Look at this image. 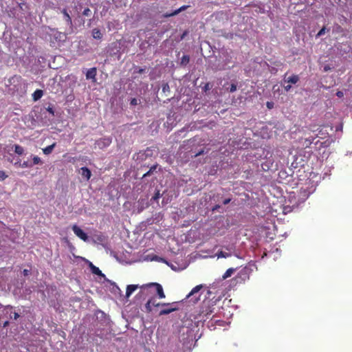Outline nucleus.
Instances as JSON below:
<instances>
[{
  "instance_id": "1",
  "label": "nucleus",
  "mask_w": 352,
  "mask_h": 352,
  "mask_svg": "<svg viewBox=\"0 0 352 352\" xmlns=\"http://www.w3.org/2000/svg\"><path fill=\"white\" fill-rule=\"evenodd\" d=\"M141 288V291L138 294L140 296H144L147 295V293L148 292V289L151 288H155L156 293L158 296L159 298H164L166 297V295L164 292V289L162 286L157 283H150L145 285H143L140 287Z\"/></svg>"
},
{
  "instance_id": "2",
  "label": "nucleus",
  "mask_w": 352,
  "mask_h": 352,
  "mask_svg": "<svg viewBox=\"0 0 352 352\" xmlns=\"http://www.w3.org/2000/svg\"><path fill=\"white\" fill-rule=\"evenodd\" d=\"M214 304L212 300H206L203 302L201 307L199 315L202 317L208 318L209 316L214 312Z\"/></svg>"
},
{
  "instance_id": "3",
  "label": "nucleus",
  "mask_w": 352,
  "mask_h": 352,
  "mask_svg": "<svg viewBox=\"0 0 352 352\" xmlns=\"http://www.w3.org/2000/svg\"><path fill=\"white\" fill-rule=\"evenodd\" d=\"M170 305L169 306H161L162 307H164L159 312V316H164L168 315L173 311H175L178 309L177 307H174L176 304V302H168Z\"/></svg>"
},
{
  "instance_id": "4",
  "label": "nucleus",
  "mask_w": 352,
  "mask_h": 352,
  "mask_svg": "<svg viewBox=\"0 0 352 352\" xmlns=\"http://www.w3.org/2000/svg\"><path fill=\"white\" fill-rule=\"evenodd\" d=\"M111 143V138L109 137L100 138L95 142L96 147L98 146L100 149H103L109 146Z\"/></svg>"
},
{
  "instance_id": "5",
  "label": "nucleus",
  "mask_w": 352,
  "mask_h": 352,
  "mask_svg": "<svg viewBox=\"0 0 352 352\" xmlns=\"http://www.w3.org/2000/svg\"><path fill=\"white\" fill-rule=\"evenodd\" d=\"M72 230L74 231V234L79 237L80 239L83 240L84 241H87L88 236L87 234L78 226L74 225L72 226Z\"/></svg>"
},
{
  "instance_id": "6",
  "label": "nucleus",
  "mask_w": 352,
  "mask_h": 352,
  "mask_svg": "<svg viewBox=\"0 0 352 352\" xmlns=\"http://www.w3.org/2000/svg\"><path fill=\"white\" fill-rule=\"evenodd\" d=\"M287 74L284 76L285 83H290L291 85H295L300 80V77L297 74H292V76H287Z\"/></svg>"
},
{
  "instance_id": "7",
  "label": "nucleus",
  "mask_w": 352,
  "mask_h": 352,
  "mask_svg": "<svg viewBox=\"0 0 352 352\" xmlns=\"http://www.w3.org/2000/svg\"><path fill=\"white\" fill-rule=\"evenodd\" d=\"M97 69L96 67H91L88 69L85 74L87 79H91L94 82L96 81Z\"/></svg>"
},
{
  "instance_id": "8",
  "label": "nucleus",
  "mask_w": 352,
  "mask_h": 352,
  "mask_svg": "<svg viewBox=\"0 0 352 352\" xmlns=\"http://www.w3.org/2000/svg\"><path fill=\"white\" fill-rule=\"evenodd\" d=\"M80 173L82 177L85 178L87 180H89L91 176V170L87 167H82L80 169Z\"/></svg>"
},
{
  "instance_id": "9",
  "label": "nucleus",
  "mask_w": 352,
  "mask_h": 352,
  "mask_svg": "<svg viewBox=\"0 0 352 352\" xmlns=\"http://www.w3.org/2000/svg\"><path fill=\"white\" fill-rule=\"evenodd\" d=\"M139 287L138 285H129L126 289V297L129 298L130 296Z\"/></svg>"
},
{
  "instance_id": "10",
  "label": "nucleus",
  "mask_w": 352,
  "mask_h": 352,
  "mask_svg": "<svg viewBox=\"0 0 352 352\" xmlns=\"http://www.w3.org/2000/svg\"><path fill=\"white\" fill-rule=\"evenodd\" d=\"M89 267L94 274L98 276H104L102 271L96 266H95L91 262H89Z\"/></svg>"
},
{
  "instance_id": "11",
  "label": "nucleus",
  "mask_w": 352,
  "mask_h": 352,
  "mask_svg": "<svg viewBox=\"0 0 352 352\" xmlns=\"http://www.w3.org/2000/svg\"><path fill=\"white\" fill-rule=\"evenodd\" d=\"M56 143L54 142L52 144L46 146L45 148H43V152L45 155H50L52 153L53 149L56 147Z\"/></svg>"
},
{
  "instance_id": "12",
  "label": "nucleus",
  "mask_w": 352,
  "mask_h": 352,
  "mask_svg": "<svg viewBox=\"0 0 352 352\" xmlns=\"http://www.w3.org/2000/svg\"><path fill=\"white\" fill-rule=\"evenodd\" d=\"M43 95V91L41 89H36L32 94V98L34 101L39 100Z\"/></svg>"
},
{
  "instance_id": "13",
  "label": "nucleus",
  "mask_w": 352,
  "mask_h": 352,
  "mask_svg": "<svg viewBox=\"0 0 352 352\" xmlns=\"http://www.w3.org/2000/svg\"><path fill=\"white\" fill-rule=\"evenodd\" d=\"M153 300V296L151 297L148 301L146 302V303L145 304V306H144V308H145V310H146V312L147 313H150L152 311V302Z\"/></svg>"
},
{
  "instance_id": "14",
  "label": "nucleus",
  "mask_w": 352,
  "mask_h": 352,
  "mask_svg": "<svg viewBox=\"0 0 352 352\" xmlns=\"http://www.w3.org/2000/svg\"><path fill=\"white\" fill-rule=\"evenodd\" d=\"M235 269L234 268H229L226 270V272L223 274V275L222 276V279L223 280H225L229 277H230L232 274L235 272Z\"/></svg>"
},
{
  "instance_id": "15",
  "label": "nucleus",
  "mask_w": 352,
  "mask_h": 352,
  "mask_svg": "<svg viewBox=\"0 0 352 352\" xmlns=\"http://www.w3.org/2000/svg\"><path fill=\"white\" fill-rule=\"evenodd\" d=\"M202 287H203L202 285H199L195 286L191 290V292L188 294V295L187 296V298H189L190 296H193L194 294L199 292Z\"/></svg>"
},
{
  "instance_id": "16",
  "label": "nucleus",
  "mask_w": 352,
  "mask_h": 352,
  "mask_svg": "<svg viewBox=\"0 0 352 352\" xmlns=\"http://www.w3.org/2000/svg\"><path fill=\"white\" fill-rule=\"evenodd\" d=\"M188 7V6H182L181 8H179V9L175 10L173 12H172L171 14H168L167 16H175V15H177L178 14L179 12H181L183 10H185Z\"/></svg>"
},
{
  "instance_id": "17",
  "label": "nucleus",
  "mask_w": 352,
  "mask_h": 352,
  "mask_svg": "<svg viewBox=\"0 0 352 352\" xmlns=\"http://www.w3.org/2000/svg\"><path fill=\"white\" fill-rule=\"evenodd\" d=\"M14 152H15L16 154H18V155H23V153H24V148H23L21 146L18 145V144H15V145L14 146Z\"/></svg>"
},
{
  "instance_id": "18",
  "label": "nucleus",
  "mask_w": 352,
  "mask_h": 352,
  "mask_svg": "<svg viewBox=\"0 0 352 352\" xmlns=\"http://www.w3.org/2000/svg\"><path fill=\"white\" fill-rule=\"evenodd\" d=\"M92 35L94 38L100 39L102 38V33L98 29H94L92 31Z\"/></svg>"
},
{
  "instance_id": "19",
  "label": "nucleus",
  "mask_w": 352,
  "mask_h": 352,
  "mask_svg": "<svg viewBox=\"0 0 352 352\" xmlns=\"http://www.w3.org/2000/svg\"><path fill=\"white\" fill-rule=\"evenodd\" d=\"M217 256L218 258H228L231 256V254L223 251H219L217 252Z\"/></svg>"
},
{
  "instance_id": "20",
  "label": "nucleus",
  "mask_w": 352,
  "mask_h": 352,
  "mask_svg": "<svg viewBox=\"0 0 352 352\" xmlns=\"http://www.w3.org/2000/svg\"><path fill=\"white\" fill-rule=\"evenodd\" d=\"M190 61V57L188 55H184L181 59V64L186 65Z\"/></svg>"
},
{
  "instance_id": "21",
  "label": "nucleus",
  "mask_w": 352,
  "mask_h": 352,
  "mask_svg": "<svg viewBox=\"0 0 352 352\" xmlns=\"http://www.w3.org/2000/svg\"><path fill=\"white\" fill-rule=\"evenodd\" d=\"M151 305H152V306H154L156 307H161V306H169L170 305L168 303H165V302H155V300L154 297H153V300Z\"/></svg>"
},
{
  "instance_id": "22",
  "label": "nucleus",
  "mask_w": 352,
  "mask_h": 352,
  "mask_svg": "<svg viewBox=\"0 0 352 352\" xmlns=\"http://www.w3.org/2000/svg\"><path fill=\"white\" fill-rule=\"evenodd\" d=\"M63 13L65 17V20L68 24H72V19L69 16V14L67 13V10L65 9L63 10Z\"/></svg>"
},
{
  "instance_id": "23",
  "label": "nucleus",
  "mask_w": 352,
  "mask_h": 352,
  "mask_svg": "<svg viewBox=\"0 0 352 352\" xmlns=\"http://www.w3.org/2000/svg\"><path fill=\"white\" fill-rule=\"evenodd\" d=\"M282 86L283 87L285 91H289L292 89V85L290 83H285L284 79L281 82Z\"/></svg>"
},
{
  "instance_id": "24",
  "label": "nucleus",
  "mask_w": 352,
  "mask_h": 352,
  "mask_svg": "<svg viewBox=\"0 0 352 352\" xmlns=\"http://www.w3.org/2000/svg\"><path fill=\"white\" fill-rule=\"evenodd\" d=\"M32 161L33 162H32V164H33V166L42 163L41 159L39 157H38V156H33L32 157Z\"/></svg>"
},
{
  "instance_id": "25",
  "label": "nucleus",
  "mask_w": 352,
  "mask_h": 352,
  "mask_svg": "<svg viewBox=\"0 0 352 352\" xmlns=\"http://www.w3.org/2000/svg\"><path fill=\"white\" fill-rule=\"evenodd\" d=\"M20 166L23 168H31L33 166V164L28 161H24L22 164H20Z\"/></svg>"
},
{
  "instance_id": "26",
  "label": "nucleus",
  "mask_w": 352,
  "mask_h": 352,
  "mask_svg": "<svg viewBox=\"0 0 352 352\" xmlns=\"http://www.w3.org/2000/svg\"><path fill=\"white\" fill-rule=\"evenodd\" d=\"M272 164H273V162L266 161L265 162H264L262 164V168H263V170H265V167H267V169H270L271 168V166H272Z\"/></svg>"
},
{
  "instance_id": "27",
  "label": "nucleus",
  "mask_w": 352,
  "mask_h": 352,
  "mask_svg": "<svg viewBox=\"0 0 352 352\" xmlns=\"http://www.w3.org/2000/svg\"><path fill=\"white\" fill-rule=\"evenodd\" d=\"M162 89L164 93L170 92V87L168 83H163Z\"/></svg>"
},
{
  "instance_id": "28",
  "label": "nucleus",
  "mask_w": 352,
  "mask_h": 352,
  "mask_svg": "<svg viewBox=\"0 0 352 352\" xmlns=\"http://www.w3.org/2000/svg\"><path fill=\"white\" fill-rule=\"evenodd\" d=\"M8 177L6 172L0 170V180L3 181Z\"/></svg>"
},
{
  "instance_id": "29",
  "label": "nucleus",
  "mask_w": 352,
  "mask_h": 352,
  "mask_svg": "<svg viewBox=\"0 0 352 352\" xmlns=\"http://www.w3.org/2000/svg\"><path fill=\"white\" fill-rule=\"evenodd\" d=\"M326 28L323 27L317 34L316 36L320 37L326 33Z\"/></svg>"
},
{
  "instance_id": "30",
  "label": "nucleus",
  "mask_w": 352,
  "mask_h": 352,
  "mask_svg": "<svg viewBox=\"0 0 352 352\" xmlns=\"http://www.w3.org/2000/svg\"><path fill=\"white\" fill-rule=\"evenodd\" d=\"M156 168L155 166H152L150 170L143 175V177H146L151 175V173Z\"/></svg>"
},
{
  "instance_id": "31",
  "label": "nucleus",
  "mask_w": 352,
  "mask_h": 352,
  "mask_svg": "<svg viewBox=\"0 0 352 352\" xmlns=\"http://www.w3.org/2000/svg\"><path fill=\"white\" fill-rule=\"evenodd\" d=\"M228 90L231 93L234 92L236 90V85L234 83L232 84Z\"/></svg>"
},
{
  "instance_id": "32",
  "label": "nucleus",
  "mask_w": 352,
  "mask_h": 352,
  "mask_svg": "<svg viewBox=\"0 0 352 352\" xmlns=\"http://www.w3.org/2000/svg\"><path fill=\"white\" fill-rule=\"evenodd\" d=\"M46 110L52 116H55V112H54V108L52 106H48L46 109Z\"/></svg>"
},
{
  "instance_id": "33",
  "label": "nucleus",
  "mask_w": 352,
  "mask_h": 352,
  "mask_svg": "<svg viewBox=\"0 0 352 352\" xmlns=\"http://www.w3.org/2000/svg\"><path fill=\"white\" fill-rule=\"evenodd\" d=\"M82 14L85 16H90L91 14V10L87 8L83 10Z\"/></svg>"
},
{
  "instance_id": "34",
  "label": "nucleus",
  "mask_w": 352,
  "mask_h": 352,
  "mask_svg": "<svg viewBox=\"0 0 352 352\" xmlns=\"http://www.w3.org/2000/svg\"><path fill=\"white\" fill-rule=\"evenodd\" d=\"M160 197V191H159V190H157V191L155 193L154 196L152 197V199H153V200H157Z\"/></svg>"
},
{
  "instance_id": "35",
  "label": "nucleus",
  "mask_w": 352,
  "mask_h": 352,
  "mask_svg": "<svg viewBox=\"0 0 352 352\" xmlns=\"http://www.w3.org/2000/svg\"><path fill=\"white\" fill-rule=\"evenodd\" d=\"M144 72V69H142L140 67H137V68H135L134 72L138 73V74H142Z\"/></svg>"
},
{
  "instance_id": "36",
  "label": "nucleus",
  "mask_w": 352,
  "mask_h": 352,
  "mask_svg": "<svg viewBox=\"0 0 352 352\" xmlns=\"http://www.w3.org/2000/svg\"><path fill=\"white\" fill-rule=\"evenodd\" d=\"M331 70V67L329 65H326L323 67V71L324 72H327Z\"/></svg>"
},
{
  "instance_id": "37",
  "label": "nucleus",
  "mask_w": 352,
  "mask_h": 352,
  "mask_svg": "<svg viewBox=\"0 0 352 352\" xmlns=\"http://www.w3.org/2000/svg\"><path fill=\"white\" fill-rule=\"evenodd\" d=\"M23 276H27L30 274V271L29 270H27V269H24L22 272Z\"/></svg>"
},
{
  "instance_id": "38",
  "label": "nucleus",
  "mask_w": 352,
  "mask_h": 352,
  "mask_svg": "<svg viewBox=\"0 0 352 352\" xmlns=\"http://www.w3.org/2000/svg\"><path fill=\"white\" fill-rule=\"evenodd\" d=\"M336 96H337L338 97H339V98H342V97H343L344 94H343V92H342V91H338L336 92Z\"/></svg>"
},
{
  "instance_id": "39",
  "label": "nucleus",
  "mask_w": 352,
  "mask_h": 352,
  "mask_svg": "<svg viewBox=\"0 0 352 352\" xmlns=\"http://www.w3.org/2000/svg\"><path fill=\"white\" fill-rule=\"evenodd\" d=\"M273 106H274V103L272 102H267V107L268 109H272L273 108Z\"/></svg>"
},
{
  "instance_id": "40",
  "label": "nucleus",
  "mask_w": 352,
  "mask_h": 352,
  "mask_svg": "<svg viewBox=\"0 0 352 352\" xmlns=\"http://www.w3.org/2000/svg\"><path fill=\"white\" fill-rule=\"evenodd\" d=\"M230 201H231L230 198L226 199L223 200V204L224 205H226V204H229L230 202Z\"/></svg>"
},
{
  "instance_id": "41",
  "label": "nucleus",
  "mask_w": 352,
  "mask_h": 352,
  "mask_svg": "<svg viewBox=\"0 0 352 352\" xmlns=\"http://www.w3.org/2000/svg\"><path fill=\"white\" fill-rule=\"evenodd\" d=\"M13 318L14 320H17L19 318V314L16 312L13 313Z\"/></svg>"
},
{
  "instance_id": "42",
  "label": "nucleus",
  "mask_w": 352,
  "mask_h": 352,
  "mask_svg": "<svg viewBox=\"0 0 352 352\" xmlns=\"http://www.w3.org/2000/svg\"><path fill=\"white\" fill-rule=\"evenodd\" d=\"M131 105H136L137 104V100L135 98H133L131 100Z\"/></svg>"
},
{
  "instance_id": "43",
  "label": "nucleus",
  "mask_w": 352,
  "mask_h": 352,
  "mask_svg": "<svg viewBox=\"0 0 352 352\" xmlns=\"http://www.w3.org/2000/svg\"><path fill=\"white\" fill-rule=\"evenodd\" d=\"M9 324H10V322L8 320L5 321L4 323L3 324V328L7 327L9 325Z\"/></svg>"
},
{
  "instance_id": "44",
  "label": "nucleus",
  "mask_w": 352,
  "mask_h": 352,
  "mask_svg": "<svg viewBox=\"0 0 352 352\" xmlns=\"http://www.w3.org/2000/svg\"><path fill=\"white\" fill-rule=\"evenodd\" d=\"M203 153H204V151L202 150V151H199V153H197L195 155V156H199V155H201Z\"/></svg>"
},
{
  "instance_id": "45",
  "label": "nucleus",
  "mask_w": 352,
  "mask_h": 352,
  "mask_svg": "<svg viewBox=\"0 0 352 352\" xmlns=\"http://www.w3.org/2000/svg\"><path fill=\"white\" fill-rule=\"evenodd\" d=\"M219 208H220V206L219 205H216L214 208H213V210H215L217 209H218Z\"/></svg>"
}]
</instances>
